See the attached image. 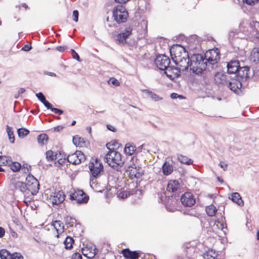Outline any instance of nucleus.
Returning a JSON list of instances; mask_svg holds the SVG:
<instances>
[{
    "label": "nucleus",
    "mask_w": 259,
    "mask_h": 259,
    "mask_svg": "<svg viewBox=\"0 0 259 259\" xmlns=\"http://www.w3.org/2000/svg\"><path fill=\"white\" fill-rule=\"evenodd\" d=\"M189 58L188 53L187 51H184L182 52V55L178 58L177 59L174 60V63L180 62L181 61H183L184 59H188Z\"/></svg>",
    "instance_id": "nucleus-43"
},
{
    "label": "nucleus",
    "mask_w": 259,
    "mask_h": 259,
    "mask_svg": "<svg viewBox=\"0 0 259 259\" xmlns=\"http://www.w3.org/2000/svg\"><path fill=\"white\" fill-rule=\"evenodd\" d=\"M7 132L8 133L10 142L11 143H14L15 142V137L12 128L9 125H7Z\"/></svg>",
    "instance_id": "nucleus-39"
},
{
    "label": "nucleus",
    "mask_w": 259,
    "mask_h": 259,
    "mask_svg": "<svg viewBox=\"0 0 259 259\" xmlns=\"http://www.w3.org/2000/svg\"><path fill=\"white\" fill-rule=\"evenodd\" d=\"M229 198L234 202L237 203L238 205L242 206L244 205V202L242 200L240 195L238 192H234L231 194V197Z\"/></svg>",
    "instance_id": "nucleus-22"
},
{
    "label": "nucleus",
    "mask_w": 259,
    "mask_h": 259,
    "mask_svg": "<svg viewBox=\"0 0 259 259\" xmlns=\"http://www.w3.org/2000/svg\"><path fill=\"white\" fill-rule=\"evenodd\" d=\"M190 70L193 73L201 72L202 69L208 67L204 56L200 54H193L190 58Z\"/></svg>",
    "instance_id": "nucleus-2"
},
{
    "label": "nucleus",
    "mask_w": 259,
    "mask_h": 259,
    "mask_svg": "<svg viewBox=\"0 0 259 259\" xmlns=\"http://www.w3.org/2000/svg\"><path fill=\"white\" fill-rule=\"evenodd\" d=\"M27 190L32 195H36L39 190V184L38 180L31 174H29L26 178Z\"/></svg>",
    "instance_id": "nucleus-6"
},
{
    "label": "nucleus",
    "mask_w": 259,
    "mask_h": 259,
    "mask_svg": "<svg viewBox=\"0 0 259 259\" xmlns=\"http://www.w3.org/2000/svg\"><path fill=\"white\" fill-rule=\"evenodd\" d=\"M214 79L215 83L219 87L225 84L227 85V83H228L226 75L221 72H217L215 74Z\"/></svg>",
    "instance_id": "nucleus-21"
},
{
    "label": "nucleus",
    "mask_w": 259,
    "mask_h": 259,
    "mask_svg": "<svg viewBox=\"0 0 259 259\" xmlns=\"http://www.w3.org/2000/svg\"><path fill=\"white\" fill-rule=\"evenodd\" d=\"M218 253L213 249H209L203 254L204 259H218Z\"/></svg>",
    "instance_id": "nucleus-26"
},
{
    "label": "nucleus",
    "mask_w": 259,
    "mask_h": 259,
    "mask_svg": "<svg viewBox=\"0 0 259 259\" xmlns=\"http://www.w3.org/2000/svg\"><path fill=\"white\" fill-rule=\"evenodd\" d=\"M11 255V253L6 249H2L0 250L1 259H10L9 257Z\"/></svg>",
    "instance_id": "nucleus-41"
},
{
    "label": "nucleus",
    "mask_w": 259,
    "mask_h": 259,
    "mask_svg": "<svg viewBox=\"0 0 259 259\" xmlns=\"http://www.w3.org/2000/svg\"><path fill=\"white\" fill-rule=\"evenodd\" d=\"M164 74L170 79H173L181 75V70L177 66H168L164 71Z\"/></svg>",
    "instance_id": "nucleus-14"
},
{
    "label": "nucleus",
    "mask_w": 259,
    "mask_h": 259,
    "mask_svg": "<svg viewBox=\"0 0 259 259\" xmlns=\"http://www.w3.org/2000/svg\"><path fill=\"white\" fill-rule=\"evenodd\" d=\"M77 141H78V146L82 147L85 145V141L83 138L79 137L78 136Z\"/></svg>",
    "instance_id": "nucleus-49"
},
{
    "label": "nucleus",
    "mask_w": 259,
    "mask_h": 259,
    "mask_svg": "<svg viewBox=\"0 0 259 259\" xmlns=\"http://www.w3.org/2000/svg\"><path fill=\"white\" fill-rule=\"evenodd\" d=\"M133 29L130 27H127L125 29L124 32H121L117 34L116 36V40L118 44H125L126 43L127 38L132 34Z\"/></svg>",
    "instance_id": "nucleus-17"
},
{
    "label": "nucleus",
    "mask_w": 259,
    "mask_h": 259,
    "mask_svg": "<svg viewBox=\"0 0 259 259\" xmlns=\"http://www.w3.org/2000/svg\"><path fill=\"white\" fill-rule=\"evenodd\" d=\"M49 140L48 136L46 134H41L37 136V140L38 143L41 146H44L47 144Z\"/></svg>",
    "instance_id": "nucleus-28"
},
{
    "label": "nucleus",
    "mask_w": 259,
    "mask_h": 259,
    "mask_svg": "<svg viewBox=\"0 0 259 259\" xmlns=\"http://www.w3.org/2000/svg\"><path fill=\"white\" fill-rule=\"evenodd\" d=\"M162 169L163 174L165 176H168L171 174L174 169L172 164L167 161H165L163 164Z\"/></svg>",
    "instance_id": "nucleus-23"
},
{
    "label": "nucleus",
    "mask_w": 259,
    "mask_h": 259,
    "mask_svg": "<svg viewBox=\"0 0 259 259\" xmlns=\"http://www.w3.org/2000/svg\"><path fill=\"white\" fill-rule=\"evenodd\" d=\"M205 211L208 216L213 217L215 214L217 209L213 205L211 204L206 207Z\"/></svg>",
    "instance_id": "nucleus-34"
},
{
    "label": "nucleus",
    "mask_w": 259,
    "mask_h": 259,
    "mask_svg": "<svg viewBox=\"0 0 259 259\" xmlns=\"http://www.w3.org/2000/svg\"><path fill=\"white\" fill-rule=\"evenodd\" d=\"M180 200L182 204L186 207H191L196 202L193 194L189 192L183 194L180 197Z\"/></svg>",
    "instance_id": "nucleus-11"
},
{
    "label": "nucleus",
    "mask_w": 259,
    "mask_h": 259,
    "mask_svg": "<svg viewBox=\"0 0 259 259\" xmlns=\"http://www.w3.org/2000/svg\"><path fill=\"white\" fill-rule=\"evenodd\" d=\"M48 109H50L52 112L59 115H61L63 113V111L60 109L52 107V104H50V108H48Z\"/></svg>",
    "instance_id": "nucleus-47"
},
{
    "label": "nucleus",
    "mask_w": 259,
    "mask_h": 259,
    "mask_svg": "<svg viewBox=\"0 0 259 259\" xmlns=\"http://www.w3.org/2000/svg\"><path fill=\"white\" fill-rule=\"evenodd\" d=\"M219 165L221 166V168L223 169L225 171L227 170V168L228 167V164L227 163H225L223 161H221L219 163Z\"/></svg>",
    "instance_id": "nucleus-58"
},
{
    "label": "nucleus",
    "mask_w": 259,
    "mask_h": 259,
    "mask_svg": "<svg viewBox=\"0 0 259 259\" xmlns=\"http://www.w3.org/2000/svg\"><path fill=\"white\" fill-rule=\"evenodd\" d=\"M65 195L62 191H59L53 193L51 195L50 199L53 205H58L62 203L65 200Z\"/></svg>",
    "instance_id": "nucleus-18"
},
{
    "label": "nucleus",
    "mask_w": 259,
    "mask_h": 259,
    "mask_svg": "<svg viewBox=\"0 0 259 259\" xmlns=\"http://www.w3.org/2000/svg\"><path fill=\"white\" fill-rule=\"evenodd\" d=\"M121 253L126 259H138L140 256L138 251H131L128 248L122 250Z\"/></svg>",
    "instance_id": "nucleus-20"
},
{
    "label": "nucleus",
    "mask_w": 259,
    "mask_h": 259,
    "mask_svg": "<svg viewBox=\"0 0 259 259\" xmlns=\"http://www.w3.org/2000/svg\"><path fill=\"white\" fill-rule=\"evenodd\" d=\"M73 19L75 22H77L78 21V16L79 13L77 10H74L72 13Z\"/></svg>",
    "instance_id": "nucleus-51"
},
{
    "label": "nucleus",
    "mask_w": 259,
    "mask_h": 259,
    "mask_svg": "<svg viewBox=\"0 0 259 259\" xmlns=\"http://www.w3.org/2000/svg\"><path fill=\"white\" fill-rule=\"evenodd\" d=\"M190 59H184L180 62H177L175 64L179 68L180 70L185 71L188 69V67H190Z\"/></svg>",
    "instance_id": "nucleus-24"
},
{
    "label": "nucleus",
    "mask_w": 259,
    "mask_h": 259,
    "mask_svg": "<svg viewBox=\"0 0 259 259\" xmlns=\"http://www.w3.org/2000/svg\"><path fill=\"white\" fill-rule=\"evenodd\" d=\"M53 226L54 227L58 233L63 232L64 230V226L63 223L60 221H55L53 223Z\"/></svg>",
    "instance_id": "nucleus-32"
},
{
    "label": "nucleus",
    "mask_w": 259,
    "mask_h": 259,
    "mask_svg": "<svg viewBox=\"0 0 259 259\" xmlns=\"http://www.w3.org/2000/svg\"><path fill=\"white\" fill-rule=\"evenodd\" d=\"M22 170L24 173L27 174L30 170V166H28L27 164H24L21 166Z\"/></svg>",
    "instance_id": "nucleus-52"
},
{
    "label": "nucleus",
    "mask_w": 259,
    "mask_h": 259,
    "mask_svg": "<svg viewBox=\"0 0 259 259\" xmlns=\"http://www.w3.org/2000/svg\"><path fill=\"white\" fill-rule=\"evenodd\" d=\"M18 135L19 138H23L29 134V131L25 128H19L17 130Z\"/></svg>",
    "instance_id": "nucleus-38"
},
{
    "label": "nucleus",
    "mask_w": 259,
    "mask_h": 259,
    "mask_svg": "<svg viewBox=\"0 0 259 259\" xmlns=\"http://www.w3.org/2000/svg\"><path fill=\"white\" fill-rule=\"evenodd\" d=\"M238 60H231L227 64V72L229 74H236L240 67Z\"/></svg>",
    "instance_id": "nucleus-19"
},
{
    "label": "nucleus",
    "mask_w": 259,
    "mask_h": 259,
    "mask_svg": "<svg viewBox=\"0 0 259 259\" xmlns=\"http://www.w3.org/2000/svg\"><path fill=\"white\" fill-rule=\"evenodd\" d=\"M10 233H11V236L13 238H17V237H18L17 234L14 230H13L11 229H10Z\"/></svg>",
    "instance_id": "nucleus-63"
},
{
    "label": "nucleus",
    "mask_w": 259,
    "mask_h": 259,
    "mask_svg": "<svg viewBox=\"0 0 259 259\" xmlns=\"http://www.w3.org/2000/svg\"><path fill=\"white\" fill-rule=\"evenodd\" d=\"M71 52L72 53V57L74 59H75L79 62L81 61V60L80 59L78 54L74 50L71 49Z\"/></svg>",
    "instance_id": "nucleus-48"
},
{
    "label": "nucleus",
    "mask_w": 259,
    "mask_h": 259,
    "mask_svg": "<svg viewBox=\"0 0 259 259\" xmlns=\"http://www.w3.org/2000/svg\"><path fill=\"white\" fill-rule=\"evenodd\" d=\"M146 145L145 144H142V145L139 146L138 147H136V153H139L142 151V150L143 149L144 150H146L145 147Z\"/></svg>",
    "instance_id": "nucleus-56"
},
{
    "label": "nucleus",
    "mask_w": 259,
    "mask_h": 259,
    "mask_svg": "<svg viewBox=\"0 0 259 259\" xmlns=\"http://www.w3.org/2000/svg\"><path fill=\"white\" fill-rule=\"evenodd\" d=\"M237 79L242 82L246 81L250 77V67L247 66L241 67L240 66L239 69L236 73Z\"/></svg>",
    "instance_id": "nucleus-9"
},
{
    "label": "nucleus",
    "mask_w": 259,
    "mask_h": 259,
    "mask_svg": "<svg viewBox=\"0 0 259 259\" xmlns=\"http://www.w3.org/2000/svg\"><path fill=\"white\" fill-rule=\"evenodd\" d=\"M6 156H0V164L1 165H8Z\"/></svg>",
    "instance_id": "nucleus-53"
},
{
    "label": "nucleus",
    "mask_w": 259,
    "mask_h": 259,
    "mask_svg": "<svg viewBox=\"0 0 259 259\" xmlns=\"http://www.w3.org/2000/svg\"><path fill=\"white\" fill-rule=\"evenodd\" d=\"M69 193V199L73 203H85L89 201V197L82 190L73 189Z\"/></svg>",
    "instance_id": "nucleus-4"
},
{
    "label": "nucleus",
    "mask_w": 259,
    "mask_h": 259,
    "mask_svg": "<svg viewBox=\"0 0 259 259\" xmlns=\"http://www.w3.org/2000/svg\"><path fill=\"white\" fill-rule=\"evenodd\" d=\"M64 128V127L63 125H58L54 128V131L56 132H59L63 130Z\"/></svg>",
    "instance_id": "nucleus-59"
},
{
    "label": "nucleus",
    "mask_w": 259,
    "mask_h": 259,
    "mask_svg": "<svg viewBox=\"0 0 259 259\" xmlns=\"http://www.w3.org/2000/svg\"><path fill=\"white\" fill-rule=\"evenodd\" d=\"M154 63L159 69L164 71L169 66L170 61L168 57L166 55H158L156 56Z\"/></svg>",
    "instance_id": "nucleus-8"
},
{
    "label": "nucleus",
    "mask_w": 259,
    "mask_h": 259,
    "mask_svg": "<svg viewBox=\"0 0 259 259\" xmlns=\"http://www.w3.org/2000/svg\"><path fill=\"white\" fill-rule=\"evenodd\" d=\"M214 69V68L208 66L202 69L201 72H195L194 73L198 75L197 79L202 85H207L209 83L212 75L211 71Z\"/></svg>",
    "instance_id": "nucleus-7"
},
{
    "label": "nucleus",
    "mask_w": 259,
    "mask_h": 259,
    "mask_svg": "<svg viewBox=\"0 0 259 259\" xmlns=\"http://www.w3.org/2000/svg\"><path fill=\"white\" fill-rule=\"evenodd\" d=\"M67 160L70 163L73 165L79 164V160L77 159V154L76 152L72 154L69 155L67 157Z\"/></svg>",
    "instance_id": "nucleus-31"
},
{
    "label": "nucleus",
    "mask_w": 259,
    "mask_h": 259,
    "mask_svg": "<svg viewBox=\"0 0 259 259\" xmlns=\"http://www.w3.org/2000/svg\"><path fill=\"white\" fill-rule=\"evenodd\" d=\"M220 51L218 48L208 50L204 54V58L209 67L215 69L218 66V62L220 59Z\"/></svg>",
    "instance_id": "nucleus-3"
},
{
    "label": "nucleus",
    "mask_w": 259,
    "mask_h": 259,
    "mask_svg": "<svg viewBox=\"0 0 259 259\" xmlns=\"http://www.w3.org/2000/svg\"><path fill=\"white\" fill-rule=\"evenodd\" d=\"M186 51L185 48L180 45H174L170 49V54L173 61L182 55V52Z\"/></svg>",
    "instance_id": "nucleus-15"
},
{
    "label": "nucleus",
    "mask_w": 259,
    "mask_h": 259,
    "mask_svg": "<svg viewBox=\"0 0 259 259\" xmlns=\"http://www.w3.org/2000/svg\"><path fill=\"white\" fill-rule=\"evenodd\" d=\"M113 17L114 20L118 24H120L126 21L128 17V14L125 7L120 5L113 8Z\"/></svg>",
    "instance_id": "nucleus-5"
},
{
    "label": "nucleus",
    "mask_w": 259,
    "mask_h": 259,
    "mask_svg": "<svg viewBox=\"0 0 259 259\" xmlns=\"http://www.w3.org/2000/svg\"><path fill=\"white\" fill-rule=\"evenodd\" d=\"M107 128L108 130L111 131L112 132H115L116 130L115 127L109 124L107 125Z\"/></svg>",
    "instance_id": "nucleus-64"
},
{
    "label": "nucleus",
    "mask_w": 259,
    "mask_h": 259,
    "mask_svg": "<svg viewBox=\"0 0 259 259\" xmlns=\"http://www.w3.org/2000/svg\"><path fill=\"white\" fill-rule=\"evenodd\" d=\"M67 49V47L66 46H60L56 47V50L60 52H64Z\"/></svg>",
    "instance_id": "nucleus-57"
},
{
    "label": "nucleus",
    "mask_w": 259,
    "mask_h": 259,
    "mask_svg": "<svg viewBox=\"0 0 259 259\" xmlns=\"http://www.w3.org/2000/svg\"><path fill=\"white\" fill-rule=\"evenodd\" d=\"M10 259H24L23 256L20 252H15L11 253L9 257Z\"/></svg>",
    "instance_id": "nucleus-45"
},
{
    "label": "nucleus",
    "mask_w": 259,
    "mask_h": 259,
    "mask_svg": "<svg viewBox=\"0 0 259 259\" xmlns=\"http://www.w3.org/2000/svg\"><path fill=\"white\" fill-rule=\"evenodd\" d=\"M109 83H111L115 87H117L119 85V82L117 79L114 77H111L109 80Z\"/></svg>",
    "instance_id": "nucleus-50"
},
{
    "label": "nucleus",
    "mask_w": 259,
    "mask_h": 259,
    "mask_svg": "<svg viewBox=\"0 0 259 259\" xmlns=\"http://www.w3.org/2000/svg\"><path fill=\"white\" fill-rule=\"evenodd\" d=\"M5 234V229L2 227H0V238H2L4 236Z\"/></svg>",
    "instance_id": "nucleus-62"
},
{
    "label": "nucleus",
    "mask_w": 259,
    "mask_h": 259,
    "mask_svg": "<svg viewBox=\"0 0 259 259\" xmlns=\"http://www.w3.org/2000/svg\"><path fill=\"white\" fill-rule=\"evenodd\" d=\"M74 221H76V220L75 218H73L72 217H69V216H66L65 218V225L67 227H73L74 224Z\"/></svg>",
    "instance_id": "nucleus-42"
},
{
    "label": "nucleus",
    "mask_w": 259,
    "mask_h": 259,
    "mask_svg": "<svg viewBox=\"0 0 259 259\" xmlns=\"http://www.w3.org/2000/svg\"><path fill=\"white\" fill-rule=\"evenodd\" d=\"M180 188V184L177 180L170 181L168 182L167 186V190L168 191H171L176 192Z\"/></svg>",
    "instance_id": "nucleus-25"
},
{
    "label": "nucleus",
    "mask_w": 259,
    "mask_h": 259,
    "mask_svg": "<svg viewBox=\"0 0 259 259\" xmlns=\"http://www.w3.org/2000/svg\"><path fill=\"white\" fill-rule=\"evenodd\" d=\"M78 138V136L76 135L75 136H74L73 137V139H72V142L73 143L74 145H75L76 146H78V141H77V138Z\"/></svg>",
    "instance_id": "nucleus-61"
},
{
    "label": "nucleus",
    "mask_w": 259,
    "mask_h": 259,
    "mask_svg": "<svg viewBox=\"0 0 259 259\" xmlns=\"http://www.w3.org/2000/svg\"><path fill=\"white\" fill-rule=\"evenodd\" d=\"M82 255L78 252L74 253L71 256V259H82Z\"/></svg>",
    "instance_id": "nucleus-55"
},
{
    "label": "nucleus",
    "mask_w": 259,
    "mask_h": 259,
    "mask_svg": "<svg viewBox=\"0 0 259 259\" xmlns=\"http://www.w3.org/2000/svg\"><path fill=\"white\" fill-rule=\"evenodd\" d=\"M251 56L253 61L258 63L259 62V48H254L252 51Z\"/></svg>",
    "instance_id": "nucleus-36"
},
{
    "label": "nucleus",
    "mask_w": 259,
    "mask_h": 259,
    "mask_svg": "<svg viewBox=\"0 0 259 259\" xmlns=\"http://www.w3.org/2000/svg\"><path fill=\"white\" fill-rule=\"evenodd\" d=\"M124 152L126 155H132L136 153V146L127 143L125 145Z\"/></svg>",
    "instance_id": "nucleus-27"
},
{
    "label": "nucleus",
    "mask_w": 259,
    "mask_h": 259,
    "mask_svg": "<svg viewBox=\"0 0 259 259\" xmlns=\"http://www.w3.org/2000/svg\"><path fill=\"white\" fill-rule=\"evenodd\" d=\"M35 95L37 99L44 105V106L47 108H50L51 103L46 100L45 96L41 92L37 93Z\"/></svg>",
    "instance_id": "nucleus-29"
},
{
    "label": "nucleus",
    "mask_w": 259,
    "mask_h": 259,
    "mask_svg": "<svg viewBox=\"0 0 259 259\" xmlns=\"http://www.w3.org/2000/svg\"><path fill=\"white\" fill-rule=\"evenodd\" d=\"M128 172V175L131 179H139L144 175V171L141 167L129 166L128 169L126 170Z\"/></svg>",
    "instance_id": "nucleus-16"
},
{
    "label": "nucleus",
    "mask_w": 259,
    "mask_h": 259,
    "mask_svg": "<svg viewBox=\"0 0 259 259\" xmlns=\"http://www.w3.org/2000/svg\"><path fill=\"white\" fill-rule=\"evenodd\" d=\"M89 168L93 177L97 178L99 177L100 172L103 171V165L101 162H99L98 160H95V163L90 162L89 164Z\"/></svg>",
    "instance_id": "nucleus-10"
},
{
    "label": "nucleus",
    "mask_w": 259,
    "mask_h": 259,
    "mask_svg": "<svg viewBox=\"0 0 259 259\" xmlns=\"http://www.w3.org/2000/svg\"><path fill=\"white\" fill-rule=\"evenodd\" d=\"M243 2L249 5H253L259 2V0H243Z\"/></svg>",
    "instance_id": "nucleus-54"
},
{
    "label": "nucleus",
    "mask_w": 259,
    "mask_h": 259,
    "mask_svg": "<svg viewBox=\"0 0 259 259\" xmlns=\"http://www.w3.org/2000/svg\"><path fill=\"white\" fill-rule=\"evenodd\" d=\"M9 166L11 169L14 172L19 171L21 168V164L18 162H12Z\"/></svg>",
    "instance_id": "nucleus-40"
},
{
    "label": "nucleus",
    "mask_w": 259,
    "mask_h": 259,
    "mask_svg": "<svg viewBox=\"0 0 259 259\" xmlns=\"http://www.w3.org/2000/svg\"><path fill=\"white\" fill-rule=\"evenodd\" d=\"M105 158L109 166L118 171L124 163L122 159L121 154L115 151L114 149H113L112 151H108L106 154Z\"/></svg>",
    "instance_id": "nucleus-1"
},
{
    "label": "nucleus",
    "mask_w": 259,
    "mask_h": 259,
    "mask_svg": "<svg viewBox=\"0 0 259 259\" xmlns=\"http://www.w3.org/2000/svg\"><path fill=\"white\" fill-rule=\"evenodd\" d=\"M242 82L238 79H232L227 83V86L230 90L238 95H240L242 93Z\"/></svg>",
    "instance_id": "nucleus-12"
},
{
    "label": "nucleus",
    "mask_w": 259,
    "mask_h": 259,
    "mask_svg": "<svg viewBox=\"0 0 259 259\" xmlns=\"http://www.w3.org/2000/svg\"><path fill=\"white\" fill-rule=\"evenodd\" d=\"M179 161L183 164H186L187 165H190L192 164L193 161L190 158H189L187 156H183L182 155H180L178 157Z\"/></svg>",
    "instance_id": "nucleus-35"
},
{
    "label": "nucleus",
    "mask_w": 259,
    "mask_h": 259,
    "mask_svg": "<svg viewBox=\"0 0 259 259\" xmlns=\"http://www.w3.org/2000/svg\"><path fill=\"white\" fill-rule=\"evenodd\" d=\"M130 196V193L127 190L120 192L117 194V196L122 199L126 198Z\"/></svg>",
    "instance_id": "nucleus-46"
},
{
    "label": "nucleus",
    "mask_w": 259,
    "mask_h": 259,
    "mask_svg": "<svg viewBox=\"0 0 259 259\" xmlns=\"http://www.w3.org/2000/svg\"><path fill=\"white\" fill-rule=\"evenodd\" d=\"M76 153L77 154V159L79 160V164L85 160V157L81 151H76Z\"/></svg>",
    "instance_id": "nucleus-44"
},
{
    "label": "nucleus",
    "mask_w": 259,
    "mask_h": 259,
    "mask_svg": "<svg viewBox=\"0 0 259 259\" xmlns=\"http://www.w3.org/2000/svg\"><path fill=\"white\" fill-rule=\"evenodd\" d=\"M61 155V153L58 154L56 153L55 155L54 154V152L51 150H48L46 152V157L48 161H52L54 160L57 159V162H55V164L58 163L59 165H61L65 162L66 158L60 157Z\"/></svg>",
    "instance_id": "nucleus-13"
},
{
    "label": "nucleus",
    "mask_w": 259,
    "mask_h": 259,
    "mask_svg": "<svg viewBox=\"0 0 259 259\" xmlns=\"http://www.w3.org/2000/svg\"><path fill=\"white\" fill-rule=\"evenodd\" d=\"M142 92L143 93H145L148 96H149L150 97V98L155 101H157L161 100L162 99V98L161 97H160L158 95H156L154 93H153L152 91H150L148 90H147V89L142 90Z\"/></svg>",
    "instance_id": "nucleus-30"
},
{
    "label": "nucleus",
    "mask_w": 259,
    "mask_h": 259,
    "mask_svg": "<svg viewBox=\"0 0 259 259\" xmlns=\"http://www.w3.org/2000/svg\"><path fill=\"white\" fill-rule=\"evenodd\" d=\"M74 243V239L70 237L67 236L64 241L65 244V247L66 249H71L72 248V244Z\"/></svg>",
    "instance_id": "nucleus-37"
},
{
    "label": "nucleus",
    "mask_w": 259,
    "mask_h": 259,
    "mask_svg": "<svg viewBox=\"0 0 259 259\" xmlns=\"http://www.w3.org/2000/svg\"><path fill=\"white\" fill-rule=\"evenodd\" d=\"M32 47L31 46L28 45H25L22 48V50L24 51H29L31 49Z\"/></svg>",
    "instance_id": "nucleus-60"
},
{
    "label": "nucleus",
    "mask_w": 259,
    "mask_h": 259,
    "mask_svg": "<svg viewBox=\"0 0 259 259\" xmlns=\"http://www.w3.org/2000/svg\"><path fill=\"white\" fill-rule=\"evenodd\" d=\"M15 187L19 189L20 191L25 192L27 190V182L24 183L21 181H18L15 184Z\"/></svg>",
    "instance_id": "nucleus-33"
}]
</instances>
